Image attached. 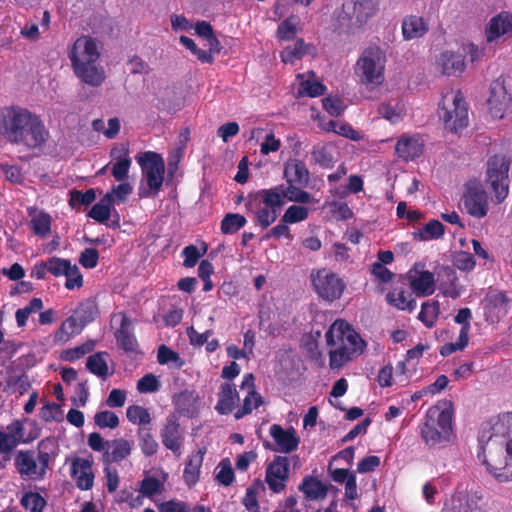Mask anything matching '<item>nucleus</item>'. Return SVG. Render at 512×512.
<instances>
[{"label": "nucleus", "instance_id": "obj_44", "mask_svg": "<svg viewBox=\"0 0 512 512\" xmlns=\"http://www.w3.org/2000/svg\"><path fill=\"white\" fill-rule=\"evenodd\" d=\"M112 194H106L101 200L92 206L88 216L99 223H104L110 218L113 205Z\"/></svg>", "mask_w": 512, "mask_h": 512}, {"label": "nucleus", "instance_id": "obj_36", "mask_svg": "<svg viewBox=\"0 0 512 512\" xmlns=\"http://www.w3.org/2000/svg\"><path fill=\"white\" fill-rule=\"evenodd\" d=\"M84 327L85 325L79 322L78 317L73 314L68 317L54 333V341L65 343L71 336L79 334Z\"/></svg>", "mask_w": 512, "mask_h": 512}, {"label": "nucleus", "instance_id": "obj_28", "mask_svg": "<svg viewBox=\"0 0 512 512\" xmlns=\"http://www.w3.org/2000/svg\"><path fill=\"white\" fill-rule=\"evenodd\" d=\"M437 65L441 69L442 74L458 76L465 70L464 56L460 53L446 51L439 56Z\"/></svg>", "mask_w": 512, "mask_h": 512}, {"label": "nucleus", "instance_id": "obj_13", "mask_svg": "<svg viewBox=\"0 0 512 512\" xmlns=\"http://www.w3.org/2000/svg\"><path fill=\"white\" fill-rule=\"evenodd\" d=\"M270 435L273 438L276 447H272L269 442L265 443V447L273 451L284 454L291 453L298 448L300 438L294 428L284 429L279 424H273L270 427Z\"/></svg>", "mask_w": 512, "mask_h": 512}, {"label": "nucleus", "instance_id": "obj_25", "mask_svg": "<svg viewBox=\"0 0 512 512\" xmlns=\"http://www.w3.org/2000/svg\"><path fill=\"white\" fill-rule=\"evenodd\" d=\"M111 157L116 160L112 167V175L116 181H124L128 178L131 159L129 158L128 146L121 144L111 150Z\"/></svg>", "mask_w": 512, "mask_h": 512}, {"label": "nucleus", "instance_id": "obj_26", "mask_svg": "<svg viewBox=\"0 0 512 512\" xmlns=\"http://www.w3.org/2000/svg\"><path fill=\"white\" fill-rule=\"evenodd\" d=\"M117 344L127 353L136 352L138 342L132 331V321L126 314H121L120 328L115 332Z\"/></svg>", "mask_w": 512, "mask_h": 512}, {"label": "nucleus", "instance_id": "obj_1", "mask_svg": "<svg viewBox=\"0 0 512 512\" xmlns=\"http://www.w3.org/2000/svg\"><path fill=\"white\" fill-rule=\"evenodd\" d=\"M479 443L478 458L487 471L500 482L512 481V412L500 415L487 431L483 427Z\"/></svg>", "mask_w": 512, "mask_h": 512}, {"label": "nucleus", "instance_id": "obj_34", "mask_svg": "<svg viewBox=\"0 0 512 512\" xmlns=\"http://www.w3.org/2000/svg\"><path fill=\"white\" fill-rule=\"evenodd\" d=\"M413 292L420 297L429 296L434 293L435 279L430 271H422L410 281Z\"/></svg>", "mask_w": 512, "mask_h": 512}, {"label": "nucleus", "instance_id": "obj_38", "mask_svg": "<svg viewBox=\"0 0 512 512\" xmlns=\"http://www.w3.org/2000/svg\"><path fill=\"white\" fill-rule=\"evenodd\" d=\"M308 500H321L327 495V487L318 479L314 477H306L299 486Z\"/></svg>", "mask_w": 512, "mask_h": 512}, {"label": "nucleus", "instance_id": "obj_27", "mask_svg": "<svg viewBox=\"0 0 512 512\" xmlns=\"http://www.w3.org/2000/svg\"><path fill=\"white\" fill-rule=\"evenodd\" d=\"M96 62H89L72 65L75 74L86 84L93 87L100 86L105 80V72L102 67L95 64Z\"/></svg>", "mask_w": 512, "mask_h": 512}, {"label": "nucleus", "instance_id": "obj_12", "mask_svg": "<svg viewBox=\"0 0 512 512\" xmlns=\"http://www.w3.org/2000/svg\"><path fill=\"white\" fill-rule=\"evenodd\" d=\"M310 278L319 297L330 302L339 299L345 289L343 280L326 269L312 271Z\"/></svg>", "mask_w": 512, "mask_h": 512}, {"label": "nucleus", "instance_id": "obj_8", "mask_svg": "<svg viewBox=\"0 0 512 512\" xmlns=\"http://www.w3.org/2000/svg\"><path fill=\"white\" fill-rule=\"evenodd\" d=\"M510 159L504 155H494L487 161L486 183L494 193V201L501 204L509 195Z\"/></svg>", "mask_w": 512, "mask_h": 512}, {"label": "nucleus", "instance_id": "obj_47", "mask_svg": "<svg viewBox=\"0 0 512 512\" xmlns=\"http://www.w3.org/2000/svg\"><path fill=\"white\" fill-rule=\"evenodd\" d=\"M308 75V79L301 81L298 94L300 96L306 95L309 97H317L324 95L326 91L325 85L319 81L310 79L311 77L315 76V73L313 71H310Z\"/></svg>", "mask_w": 512, "mask_h": 512}, {"label": "nucleus", "instance_id": "obj_37", "mask_svg": "<svg viewBox=\"0 0 512 512\" xmlns=\"http://www.w3.org/2000/svg\"><path fill=\"white\" fill-rule=\"evenodd\" d=\"M314 47L306 44L303 39H297L292 45L287 46L281 52V59L284 63H294L295 60L303 58L305 55L312 54Z\"/></svg>", "mask_w": 512, "mask_h": 512}, {"label": "nucleus", "instance_id": "obj_7", "mask_svg": "<svg viewBox=\"0 0 512 512\" xmlns=\"http://www.w3.org/2000/svg\"><path fill=\"white\" fill-rule=\"evenodd\" d=\"M386 56L384 51L372 45L364 49L355 65V73L361 83L378 86L384 81Z\"/></svg>", "mask_w": 512, "mask_h": 512}, {"label": "nucleus", "instance_id": "obj_42", "mask_svg": "<svg viewBox=\"0 0 512 512\" xmlns=\"http://www.w3.org/2000/svg\"><path fill=\"white\" fill-rule=\"evenodd\" d=\"M303 187H300L296 184H289L287 187L283 185H279L274 187L273 189H277V191L281 194V199L287 198L289 201L297 202V203H310L312 201V196L308 192L302 190Z\"/></svg>", "mask_w": 512, "mask_h": 512}, {"label": "nucleus", "instance_id": "obj_6", "mask_svg": "<svg viewBox=\"0 0 512 512\" xmlns=\"http://www.w3.org/2000/svg\"><path fill=\"white\" fill-rule=\"evenodd\" d=\"M378 9V3L374 0H349L344 2L338 16L339 32L354 34L368 23Z\"/></svg>", "mask_w": 512, "mask_h": 512}, {"label": "nucleus", "instance_id": "obj_41", "mask_svg": "<svg viewBox=\"0 0 512 512\" xmlns=\"http://www.w3.org/2000/svg\"><path fill=\"white\" fill-rule=\"evenodd\" d=\"M107 357L108 354L106 352H97L90 355L86 361V368L99 378L106 379L111 375L106 361Z\"/></svg>", "mask_w": 512, "mask_h": 512}, {"label": "nucleus", "instance_id": "obj_33", "mask_svg": "<svg viewBox=\"0 0 512 512\" xmlns=\"http://www.w3.org/2000/svg\"><path fill=\"white\" fill-rule=\"evenodd\" d=\"M395 150L404 160H413L422 154L423 145L416 137H402L398 140Z\"/></svg>", "mask_w": 512, "mask_h": 512}, {"label": "nucleus", "instance_id": "obj_63", "mask_svg": "<svg viewBox=\"0 0 512 512\" xmlns=\"http://www.w3.org/2000/svg\"><path fill=\"white\" fill-rule=\"evenodd\" d=\"M157 360L160 364L174 363L177 368L182 367L183 361L178 353L171 350L165 345H161L158 349Z\"/></svg>", "mask_w": 512, "mask_h": 512}, {"label": "nucleus", "instance_id": "obj_59", "mask_svg": "<svg viewBox=\"0 0 512 512\" xmlns=\"http://www.w3.org/2000/svg\"><path fill=\"white\" fill-rule=\"evenodd\" d=\"M308 208L304 206L292 205L290 206L281 218L284 223H297L305 220L308 217Z\"/></svg>", "mask_w": 512, "mask_h": 512}, {"label": "nucleus", "instance_id": "obj_3", "mask_svg": "<svg viewBox=\"0 0 512 512\" xmlns=\"http://www.w3.org/2000/svg\"><path fill=\"white\" fill-rule=\"evenodd\" d=\"M328 346H336L329 351L331 368H340L353 354L362 352L365 342L344 320H336L326 332Z\"/></svg>", "mask_w": 512, "mask_h": 512}, {"label": "nucleus", "instance_id": "obj_39", "mask_svg": "<svg viewBox=\"0 0 512 512\" xmlns=\"http://www.w3.org/2000/svg\"><path fill=\"white\" fill-rule=\"evenodd\" d=\"M387 302L401 310L413 311L416 307V301L412 298L411 293L406 292L403 288H395L386 295Z\"/></svg>", "mask_w": 512, "mask_h": 512}, {"label": "nucleus", "instance_id": "obj_60", "mask_svg": "<svg viewBox=\"0 0 512 512\" xmlns=\"http://www.w3.org/2000/svg\"><path fill=\"white\" fill-rule=\"evenodd\" d=\"M53 445V440L46 438L38 444V462L40 463L39 471L43 477L50 461V446Z\"/></svg>", "mask_w": 512, "mask_h": 512}, {"label": "nucleus", "instance_id": "obj_2", "mask_svg": "<svg viewBox=\"0 0 512 512\" xmlns=\"http://www.w3.org/2000/svg\"><path fill=\"white\" fill-rule=\"evenodd\" d=\"M0 134L12 143L29 148L42 145L47 137V131L40 119L18 106L0 110Z\"/></svg>", "mask_w": 512, "mask_h": 512}, {"label": "nucleus", "instance_id": "obj_43", "mask_svg": "<svg viewBox=\"0 0 512 512\" xmlns=\"http://www.w3.org/2000/svg\"><path fill=\"white\" fill-rule=\"evenodd\" d=\"M321 127L327 132H334L350 140L358 141L362 139L361 133L347 123L329 120L328 122L322 124Z\"/></svg>", "mask_w": 512, "mask_h": 512}, {"label": "nucleus", "instance_id": "obj_54", "mask_svg": "<svg viewBox=\"0 0 512 512\" xmlns=\"http://www.w3.org/2000/svg\"><path fill=\"white\" fill-rule=\"evenodd\" d=\"M126 416L131 423L138 424L141 427H146L145 425L151 422L148 410L139 405L129 406L126 410Z\"/></svg>", "mask_w": 512, "mask_h": 512}, {"label": "nucleus", "instance_id": "obj_18", "mask_svg": "<svg viewBox=\"0 0 512 512\" xmlns=\"http://www.w3.org/2000/svg\"><path fill=\"white\" fill-rule=\"evenodd\" d=\"M483 495L479 491L458 489L452 496L451 512H480L479 502Z\"/></svg>", "mask_w": 512, "mask_h": 512}, {"label": "nucleus", "instance_id": "obj_61", "mask_svg": "<svg viewBox=\"0 0 512 512\" xmlns=\"http://www.w3.org/2000/svg\"><path fill=\"white\" fill-rule=\"evenodd\" d=\"M71 263L69 260L51 257L46 261V267L48 268V272L54 275L55 277H59L69 271Z\"/></svg>", "mask_w": 512, "mask_h": 512}, {"label": "nucleus", "instance_id": "obj_62", "mask_svg": "<svg viewBox=\"0 0 512 512\" xmlns=\"http://www.w3.org/2000/svg\"><path fill=\"white\" fill-rule=\"evenodd\" d=\"M452 262L454 266L463 271H471L475 266V260L471 253L456 251L453 253Z\"/></svg>", "mask_w": 512, "mask_h": 512}, {"label": "nucleus", "instance_id": "obj_55", "mask_svg": "<svg viewBox=\"0 0 512 512\" xmlns=\"http://www.w3.org/2000/svg\"><path fill=\"white\" fill-rule=\"evenodd\" d=\"M311 156L313 161L323 168H331L333 166V156L326 145L314 146Z\"/></svg>", "mask_w": 512, "mask_h": 512}, {"label": "nucleus", "instance_id": "obj_40", "mask_svg": "<svg viewBox=\"0 0 512 512\" xmlns=\"http://www.w3.org/2000/svg\"><path fill=\"white\" fill-rule=\"evenodd\" d=\"M29 216L31 217V229L35 235L42 238L46 237L51 230V216L36 209H29Z\"/></svg>", "mask_w": 512, "mask_h": 512}, {"label": "nucleus", "instance_id": "obj_11", "mask_svg": "<svg viewBox=\"0 0 512 512\" xmlns=\"http://www.w3.org/2000/svg\"><path fill=\"white\" fill-rule=\"evenodd\" d=\"M462 201L464 209L470 216L479 219L487 216L489 198L480 181L473 179L465 183Z\"/></svg>", "mask_w": 512, "mask_h": 512}, {"label": "nucleus", "instance_id": "obj_30", "mask_svg": "<svg viewBox=\"0 0 512 512\" xmlns=\"http://www.w3.org/2000/svg\"><path fill=\"white\" fill-rule=\"evenodd\" d=\"M505 34H512V14L503 12L490 20L486 31L487 41L492 42Z\"/></svg>", "mask_w": 512, "mask_h": 512}, {"label": "nucleus", "instance_id": "obj_56", "mask_svg": "<svg viewBox=\"0 0 512 512\" xmlns=\"http://www.w3.org/2000/svg\"><path fill=\"white\" fill-rule=\"evenodd\" d=\"M94 423L99 428L115 429L119 425L118 416L109 410L97 412L94 416Z\"/></svg>", "mask_w": 512, "mask_h": 512}, {"label": "nucleus", "instance_id": "obj_51", "mask_svg": "<svg viewBox=\"0 0 512 512\" xmlns=\"http://www.w3.org/2000/svg\"><path fill=\"white\" fill-rule=\"evenodd\" d=\"M439 315L438 301H426L421 306L418 319L422 321L427 327H432Z\"/></svg>", "mask_w": 512, "mask_h": 512}, {"label": "nucleus", "instance_id": "obj_21", "mask_svg": "<svg viewBox=\"0 0 512 512\" xmlns=\"http://www.w3.org/2000/svg\"><path fill=\"white\" fill-rule=\"evenodd\" d=\"M241 389L247 391V395L243 400V405L235 412V418L240 419L250 414L254 409L262 404V397L255 391L254 376L249 373L243 377Z\"/></svg>", "mask_w": 512, "mask_h": 512}, {"label": "nucleus", "instance_id": "obj_52", "mask_svg": "<svg viewBox=\"0 0 512 512\" xmlns=\"http://www.w3.org/2000/svg\"><path fill=\"white\" fill-rule=\"evenodd\" d=\"M246 224V218L238 213H228L221 222V231L224 234H234Z\"/></svg>", "mask_w": 512, "mask_h": 512}, {"label": "nucleus", "instance_id": "obj_29", "mask_svg": "<svg viewBox=\"0 0 512 512\" xmlns=\"http://www.w3.org/2000/svg\"><path fill=\"white\" fill-rule=\"evenodd\" d=\"M238 401L239 395L235 386L231 383H224L220 387L215 409L221 415L230 414Z\"/></svg>", "mask_w": 512, "mask_h": 512}, {"label": "nucleus", "instance_id": "obj_35", "mask_svg": "<svg viewBox=\"0 0 512 512\" xmlns=\"http://www.w3.org/2000/svg\"><path fill=\"white\" fill-rule=\"evenodd\" d=\"M204 453V450H198L196 453L189 456L183 473L184 481L189 487L194 486L199 480Z\"/></svg>", "mask_w": 512, "mask_h": 512}, {"label": "nucleus", "instance_id": "obj_17", "mask_svg": "<svg viewBox=\"0 0 512 512\" xmlns=\"http://www.w3.org/2000/svg\"><path fill=\"white\" fill-rule=\"evenodd\" d=\"M510 307L511 301L504 293L490 292L484 300L485 318L491 323H496L506 316Z\"/></svg>", "mask_w": 512, "mask_h": 512}, {"label": "nucleus", "instance_id": "obj_22", "mask_svg": "<svg viewBox=\"0 0 512 512\" xmlns=\"http://www.w3.org/2000/svg\"><path fill=\"white\" fill-rule=\"evenodd\" d=\"M23 441V424L15 420L7 426L6 432L0 430V454H10Z\"/></svg>", "mask_w": 512, "mask_h": 512}, {"label": "nucleus", "instance_id": "obj_10", "mask_svg": "<svg viewBox=\"0 0 512 512\" xmlns=\"http://www.w3.org/2000/svg\"><path fill=\"white\" fill-rule=\"evenodd\" d=\"M148 188L139 191L140 197L155 196L162 187L165 172L163 158L156 152L148 151L137 156Z\"/></svg>", "mask_w": 512, "mask_h": 512}, {"label": "nucleus", "instance_id": "obj_57", "mask_svg": "<svg viewBox=\"0 0 512 512\" xmlns=\"http://www.w3.org/2000/svg\"><path fill=\"white\" fill-rule=\"evenodd\" d=\"M95 341L89 340L75 348L68 349L63 352L62 358L66 361H75L77 359H80L84 355L90 353L95 348Z\"/></svg>", "mask_w": 512, "mask_h": 512}, {"label": "nucleus", "instance_id": "obj_53", "mask_svg": "<svg viewBox=\"0 0 512 512\" xmlns=\"http://www.w3.org/2000/svg\"><path fill=\"white\" fill-rule=\"evenodd\" d=\"M69 204L72 208L80 206H88L92 204L96 199V192L90 188L85 192L73 189L69 192Z\"/></svg>", "mask_w": 512, "mask_h": 512}, {"label": "nucleus", "instance_id": "obj_4", "mask_svg": "<svg viewBox=\"0 0 512 512\" xmlns=\"http://www.w3.org/2000/svg\"><path fill=\"white\" fill-rule=\"evenodd\" d=\"M452 402L441 401L430 407L421 428V436L429 447L449 440L452 431Z\"/></svg>", "mask_w": 512, "mask_h": 512}, {"label": "nucleus", "instance_id": "obj_50", "mask_svg": "<svg viewBox=\"0 0 512 512\" xmlns=\"http://www.w3.org/2000/svg\"><path fill=\"white\" fill-rule=\"evenodd\" d=\"M20 504L29 512H43L47 502L39 493L29 491L23 494Z\"/></svg>", "mask_w": 512, "mask_h": 512}, {"label": "nucleus", "instance_id": "obj_49", "mask_svg": "<svg viewBox=\"0 0 512 512\" xmlns=\"http://www.w3.org/2000/svg\"><path fill=\"white\" fill-rule=\"evenodd\" d=\"M260 490H264V485L259 480H256L247 488L242 503L249 512H260V506L257 500V494Z\"/></svg>", "mask_w": 512, "mask_h": 512}, {"label": "nucleus", "instance_id": "obj_64", "mask_svg": "<svg viewBox=\"0 0 512 512\" xmlns=\"http://www.w3.org/2000/svg\"><path fill=\"white\" fill-rule=\"evenodd\" d=\"M220 470L216 475L219 483L229 486L234 480V471L228 459H223L219 464Z\"/></svg>", "mask_w": 512, "mask_h": 512}, {"label": "nucleus", "instance_id": "obj_31", "mask_svg": "<svg viewBox=\"0 0 512 512\" xmlns=\"http://www.w3.org/2000/svg\"><path fill=\"white\" fill-rule=\"evenodd\" d=\"M429 29L427 21L420 16L410 15L402 22V34L405 40H412L424 36Z\"/></svg>", "mask_w": 512, "mask_h": 512}, {"label": "nucleus", "instance_id": "obj_19", "mask_svg": "<svg viewBox=\"0 0 512 512\" xmlns=\"http://www.w3.org/2000/svg\"><path fill=\"white\" fill-rule=\"evenodd\" d=\"M161 439L163 445L176 453L180 450L182 446V431L180 428V424L178 422V418L176 415H169L166 418V422L161 430Z\"/></svg>", "mask_w": 512, "mask_h": 512}, {"label": "nucleus", "instance_id": "obj_58", "mask_svg": "<svg viewBox=\"0 0 512 512\" xmlns=\"http://www.w3.org/2000/svg\"><path fill=\"white\" fill-rule=\"evenodd\" d=\"M322 105L325 111L333 117L340 116L345 110L344 101L338 96H327L322 99Z\"/></svg>", "mask_w": 512, "mask_h": 512}, {"label": "nucleus", "instance_id": "obj_16", "mask_svg": "<svg viewBox=\"0 0 512 512\" xmlns=\"http://www.w3.org/2000/svg\"><path fill=\"white\" fill-rule=\"evenodd\" d=\"M100 56L96 41L91 37L82 36L78 38L70 53L72 65L89 62H96Z\"/></svg>", "mask_w": 512, "mask_h": 512}, {"label": "nucleus", "instance_id": "obj_9", "mask_svg": "<svg viewBox=\"0 0 512 512\" xmlns=\"http://www.w3.org/2000/svg\"><path fill=\"white\" fill-rule=\"evenodd\" d=\"M438 114L450 132L458 133L468 125V109L460 92L444 96Z\"/></svg>", "mask_w": 512, "mask_h": 512}, {"label": "nucleus", "instance_id": "obj_48", "mask_svg": "<svg viewBox=\"0 0 512 512\" xmlns=\"http://www.w3.org/2000/svg\"><path fill=\"white\" fill-rule=\"evenodd\" d=\"M74 314L78 317L79 322L85 326L92 322L98 315V308L94 301L85 300L81 302L74 310Z\"/></svg>", "mask_w": 512, "mask_h": 512}, {"label": "nucleus", "instance_id": "obj_45", "mask_svg": "<svg viewBox=\"0 0 512 512\" xmlns=\"http://www.w3.org/2000/svg\"><path fill=\"white\" fill-rule=\"evenodd\" d=\"M137 436L139 439V446L145 456L149 457L157 452L159 445L155 440L150 428L140 427L137 430Z\"/></svg>", "mask_w": 512, "mask_h": 512}, {"label": "nucleus", "instance_id": "obj_23", "mask_svg": "<svg viewBox=\"0 0 512 512\" xmlns=\"http://www.w3.org/2000/svg\"><path fill=\"white\" fill-rule=\"evenodd\" d=\"M284 177L288 184H296L300 187H307L310 180L305 163L298 159H289L285 163Z\"/></svg>", "mask_w": 512, "mask_h": 512}, {"label": "nucleus", "instance_id": "obj_46", "mask_svg": "<svg viewBox=\"0 0 512 512\" xmlns=\"http://www.w3.org/2000/svg\"><path fill=\"white\" fill-rule=\"evenodd\" d=\"M445 227L438 220L429 221L421 230L414 234L415 239L427 241L430 239H439L444 235Z\"/></svg>", "mask_w": 512, "mask_h": 512}, {"label": "nucleus", "instance_id": "obj_5", "mask_svg": "<svg viewBox=\"0 0 512 512\" xmlns=\"http://www.w3.org/2000/svg\"><path fill=\"white\" fill-rule=\"evenodd\" d=\"M284 200L277 189H264L250 196L246 202L248 212L253 214L254 221L262 229L268 228L278 217Z\"/></svg>", "mask_w": 512, "mask_h": 512}, {"label": "nucleus", "instance_id": "obj_14", "mask_svg": "<svg viewBox=\"0 0 512 512\" xmlns=\"http://www.w3.org/2000/svg\"><path fill=\"white\" fill-rule=\"evenodd\" d=\"M289 458L276 456L266 469V483L271 491L279 493L285 489L289 477Z\"/></svg>", "mask_w": 512, "mask_h": 512}, {"label": "nucleus", "instance_id": "obj_24", "mask_svg": "<svg viewBox=\"0 0 512 512\" xmlns=\"http://www.w3.org/2000/svg\"><path fill=\"white\" fill-rule=\"evenodd\" d=\"M132 451L131 443L123 438L107 441V449L102 455V461L106 465L120 462L126 459Z\"/></svg>", "mask_w": 512, "mask_h": 512}, {"label": "nucleus", "instance_id": "obj_15", "mask_svg": "<svg viewBox=\"0 0 512 512\" xmlns=\"http://www.w3.org/2000/svg\"><path fill=\"white\" fill-rule=\"evenodd\" d=\"M511 97L507 93L504 82L496 79L490 85V96L487 100L490 114L497 119H502L508 110Z\"/></svg>", "mask_w": 512, "mask_h": 512}, {"label": "nucleus", "instance_id": "obj_32", "mask_svg": "<svg viewBox=\"0 0 512 512\" xmlns=\"http://www.w3.org/2000/svg\"><path fill=\"white\" fill-rule=\"evenodd\" d=\"M15 466L21 475H25L30 478L42 477L32 451H19L15 457Z\"/></svg>", "mask_w": 512, "mask_h": 512}, {"label": "nucleus", "instance_id": "obj_20", "mask_svg": "<svg viewBox=\"0 0 512 512\" xmlns=\"http://www.w3.org/2000/svg\"><path fill=\"white\" fill-rule=\"evenodd\" d=\"M71 476L79 489H91L94 483L92 461L79 457L73 459L71 463Z\"/></svg>", "mask_w": 512, "mask_h": 512}]
</instances>
